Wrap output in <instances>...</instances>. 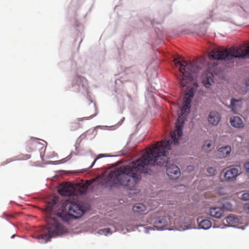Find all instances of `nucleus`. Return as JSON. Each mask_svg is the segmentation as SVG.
Wrapping results in <instances>:
<instances>
[{
	"label": "nucleus",
	"instance_id": "nucleus-24",
	"mask_svg": "<svg viewBox=\"0 0 249 249\" xmlns=\"http://www.w3.org/2000/svg\"><path fill=\"white\" fill-rule=\"evenodd\" d=\"M241 199L243 200H249V193H245L242 194L240 196H238Z\"/></svg>",
	"mask_w": 249,
	"mask_h": 249
},
{
	"label": "nucleus",
	"instance_id": "nucleus-16",
	"mask_svg": "<svg viewBox=\"0 0 249 249\" xmlns=\"http://www.w3.org/2000/svg\"><path fill=\"white\" fill-rule=\"evenodd\" d=\"M213 148L214 146L212 140H207L204 142L201 148L202 151L205 152H208L211 151Z\"/></svg>",
	"mask_w": 249,
	"mask_h": 249
},
{
	"label": "nucleus",
	"instance_id": "nucleus-21",
	"mask_svg": "<svg viewBox=\"0 0 249 249\" xmlns=\"http://www.w3.org/2000/svg\"><path fill=\"white\" fill-rule=\"evenodd\" d=\"M31 158V155L29 154H20L16 157L14 160H26Z\"/></svg>",
	"mask_w": 249,
	"mask_h": 249
},
{
	"label": "nucleus",
	"instance_id": "nucleus-8",
	"mask_svg": "<svg viewBox=\"0 0 249 249\" xmlns=\"http://www.w3.org/2000/svg\"><path fill=\"white\" fill-rule=\"evenodd\" d=\"M208 213L213 217L220 218L223 215L224 210L222 207H212L209 208Z\"/></svg>",
	"mask_w": 249,
	"mask_h": 249
},
{
	"label": "nucleus",
	"instance_id": "nucleus-4",
	"mask_svg": "<svg viewBox=\"0 0 249 249\" xmlns=\"http://www.w3.org/2000/svg\"><path fill=\"white\" fill-rule=\"evenodd\" d=\"M249 55V44L233 46L228 49L219 48L213 49L210 57L218 60L231 61L233 58H244Z\"/></svg>",
	"mask_w": 249,
	"mask_h": 249
},
{
	"label": "nucleus",
	"instance_id": "nucleus-10",
	"mask_svg": "<svg viewBox=\"0 0 249 249\" xmlns=\"http://www.w3.org/2000/svg\"><path fill=\"white\" fill-rule=\"evenodd\" d=\"M208 120L211 124L216 125L221 120V115L219 113L216 111H211L208 116Z\"/></svg>",
	"mask_w": 249,
	"mask_h": 249
},
{
	"label": "nucleus",
	"instance_id": "nucleus-12",
	"mask_svg": "<svg viewBox=\"0 0 249 249\" xmlns=\"http://www.w3.org/2000/svg\"><path fill=\"white\" fill-rule=\"evenodd\" d=\"M38 144V139L32 138L27 142L26 150L28 152L31 153L34 151Z\"/></svg>",
	"mask_w": 249,
	"mask_h": 249
},
{
	"label": "nucleus",
	"instance_id": "nucleus-3",
	"mask_svg": "<svg viewBox=\"0 0 249 249\" xmlns=\"http://www.w3.org/2000/svg\"><path fill=\"white\" fill-rule=\"evenodd\" d=\"M176 66L179 67V75L178 79L179 85L182 87H187L185 91L183 106L181 109V113L177 119L176 129L171 132V138L175 145L178 144V140L182 135V127L186 119V116L190 110L192 98L197 88V84L193 81L194 77L198 71L199 67L194 62H188L183 58L174 59Z\"/></svg>",
	"mask_w": 249,
	"mask_h": 249
},
{
	"label": "nucleus",
	"instance_id": "nucleus-6",
	"mask_svg": "<svg viewBox=\"0 0 249 249\" xmlns=\"http://www.w3.org/2000/svg\"><path fill=\"white\" fill-rule=\"evenodd\" d=\"M213 74L210 67H209L207 71L202 75V83L207 88H209L213 83Z\"/></svg>",
	"mask_w": 249,
	"mask_h": 249
},
{
	"label": "nucleus",
	"instance_id": "nucleus-5",
	"mask_svg": "<svg viewBox=\"0 0 249 249\" xmlns=\"http://www.w3.org/2000/svg\"><path fill=\"white\" fill-rule=\"evenodd\" d=\"M222 173H223V180L226 182L234 181L239 175L238 169L234 167L228 168L225 172L223 171Z\"/></svg>",
	"mask_w": 249,
	"mask_h": 249
},
{
	"label": "nucleus",
	"instance_id": "nucleus-13",
	"mask_svg": "<svg viewBox=\"0 0 249 249\" xmlns=\"http://www.w3.org/2000/svg\"><path fill=\"white\" fill-rule=\"evenodd\" d=\"M231 149L230 146L221 147L218 149V154L220 158H225L229 156L231 152Z\"/></svg>",
	"mask_w": 249,
	"mask_h": 249
},
{
	"label": "nucleus",
	"instance_id": "nucleus-25",
	"mask_svg": "<svg viewBox=\"0 0 249 249\" xmlns=\"http://www.w3.org/2000/svg\"><path fill=\"white\" fill-rule=\"evenodd\" d=\"M99 232L100 234L104 233L105 235H107V233H111V231H110V229H109V228H106V229H103L100 230L99 231Z\"/></svg>",
	"mask_w": 249,
	"mask_h": 249
},
{
	"label": "nucleus",
	"instance_id": "nucleus-26",
	"mask_svg": "<svg viewBox=\"0 0 249 249\" xmlns=\"http://www.w3.org/2000/svg\"><path fill=\"white\" fill-rule=\"evenodd\" d=\"M207 171L210 174V175H213L216 172V170L215 168L211 167L208 168Z\"/></svg>",
	"mask_w": 249,
	"mask_h": 249
},
{
	"label": "nucleus",
	"instance_id": "nucleus-23",
	"mask_svg": "<svg viewBox=\"0 0 249 249\" xmlns=\"http://www.w3.org/2000/svg\"><path fill=\"white\" fill-rule=\"evenodd\" d=\"M223 207L228 211H231L232 209V205L229 202H225L223 204Z\"/></svg>",
	"mask_w": 249,
	"mask_h": 249
},
{
	"label": "nucleus",
	"instance_id": "nucleus-9",
	"mask_svg": "<svg viewBox=\"0 0 249 249\" xmlns=\"http://www.w3.org/2000/svg\"><path fill=\"white\" fill-rule=\"evenodd\" d=\"M154 226L158 230H161L168 224L166 217L164 216H157L153 222Z\"/></svg>",
	"mask_w": 249,
	"mask_h": 249
},
{
	"label": "nucleus",
	"instance_id": "nucleus-7",
	"mask_svg": "<svg viewBox=\"0 0 249 249\" xmlns=\"http://www.w3.org/2000/svg\"><path fill=\"white\" fill-rule=\"evenodd\" d=\"M59 192L61 195L66 196H74L78 194L76 188L71 184L64 185L59 190Z\"/></svg>",
	"mask_w": 249,
	"mask_h": 249
},
{
	"label": "nucleus",
	"instance_id": "nucleus-30",
	"mask_svg": "<svg viewBox=\"0 0 249 249\" xmlns=\"http://www.w3.org/2000/svg\"><path fill=\"white\" fill-rule=\"evenodd\" d=\"M185 229H187V228H183V230H185Z\"/></svg>",
	"mask_w": 249,
	"mask_h": 249
},
{
	"label": "nucleus",
	"instance_id": "nucleus-17",
	"mask_svg": "<svg viewBox=\"0 0 249 249\" xmlns=\"http://www.w3.org/2000/svg\"><path fill=\"white\" fill-rule=\"evenodd\" d=\"M146 206L142 203L136 204L133 207V211L137 213H142L146 211Z\"/></svg>",
	"mask_w": 249,
	"mask_h": 249
},
{
	"label": "nucleus",
	"instance_id": "nucleus-20",
	"mask_svg": "<svg viewBox=\"0 0 249 249\" xmlns=\"http://www.w3.org/2000/svg\"><path fill=\"white\" fill-rule=\"evenodd\" d=\"M91 184V182L89 180H86L85 183L82 185L81 187V188L79 189L78 193L80 194H84L85 193L88 187Z\"/></svg>",
	"mask_w": 249,
	"mask_h": 249
},
{
	"label": "nucleus",
	"instance_id": "nucleus-18",
	"mask_svg": "<svg viewBox=\"0 0 249 249\" xmlns=\"http://www.w3.org/2000/svg\"><path fill=\"white\" fill-rule=\"evenodd\" d=\"M198 226L201 229L207 230L211 227L212 222L209 219L202 220L199 222Z\"/></svg>",
	"mask_w": 249,
	"mask_h": 249
},
{
	"label": "nucleus",
	"instance_id": "nucleus-15",
	"mask_svg": "<svg viewBox=\"0 0 249 249\" xmlns=\"http://www.w3.org/2000/svg\"><path fill=\"white\" fill-rule=\"evenodd\" d=\"M239 221V219L237 217L233 215H230L226 217V222L230 226H235Z\"/></svg>",
	"mask_w": 249,
	"mask_h": 249
},
{
	"label": "nucleus",
	"instance_id": "nucleus-19",
	"mask_svg": "<svg viewBox=\"0 0 249 249\" xmlns=\"http://www.w3.org/2000/svg\"><path fill=\"white\" fill-rule=\"evenodd\" d=\"M88 119L87 117H84L82 118H79L77 121L78 122H74L71 123L70 127L71 131H74L81 127L80 124L79 123L80 121H82L83 120Z\"/></svg>",
	"mask_w": 249,
	"mask_h": 249
},
{
	"label": "nucleus",
	"instance_id": "nucleus-11",
	"mask_svg": "<svg viewBox=\"0 0 249 249\" xmlns=\"http://www.w3.org/2000/svg\"><path fill=\"white\" fill-rule=\"evenodd\" d=\"M242 105L241 99L232 98L231 101L230 107L235 113H237L240 110Z\"/></svg>",
	"mask_w": 249,
	"mask_h": 249
},
{
	"label": "nucleus",
	"instance_id": "nucleus-22",
	"mask_svg": "<svg viewBox=\"0 0 249 249\" xmlns=\"http://www.w3.org/2000/svg\"><path fill=\"white\" fill-rule=\"evenodd\" d=\"M105 157H106V156H105V154H99V155H98L96 157V158L94 159V161L92 163L91 165L89 167V168L83 169V171H82L81 172H85L88 171L89 169L91 168L94 165L95 163L96 162V161H97V160H98V159H100L101 158Z\"/></svg>",
	"mask_w": 249,
	"mask_h": 249
},
{
	"label": "nucleus",
	"instance_id": "nucleus-29",
	"mask_svg": "<svg viewBox=\"0 0 249 249\" xmlns=\"http://www.w3.org/2000/svg\"><path fill=\"white\" fill-rule=\"evenodd\" d=\"M94 116H95V115H92L90 116L89 117V118H93Z\"/></svg>",
	"mask_w": 249,
	"mask_h": 249
},
{
	"label": "nucleus",
	"instance_id": "nucleus-1",
	"mask_svg": "<svg viewBox=\"0 0 249 249\" xmlns=\"http://www.w3.org/2000/svg\"><path fill=\"white\" fill-rule=\"evenodd\" d=\"M171 143L175 144L171 140L158 142L140 159L111 171L105 179L106 182L111 186L121 185L132 190L141 179V174H150L151 167L155 165L167 167L169 178L177 179L180 175V169L176 165H168L169 158L166 155Z\"/></svg>",
	"mask_w": 249,
	"mask_h": 249
},
{
	"label": "nucleus",
	"instance_id": "nucleus-14",
	"mask_svg": "<svg viewBox=\"0 0 249 249\" xmlns=\"http://www.w3.org/2000/svg\"><path fill=\"white\" fill-rule=\"evenodd\" d=\"M230 121L231 125L234 127L241 128L244 126L243 121L238 116L231 117Z\"/></svg>",
	"mask_w": 249,
	"mask_h": 249
},
{
	"label": "nucleus",
	"instance_id": "nucleus-2",
	"mask_svg": "<svg viewBox=\"0 0 249 249\" xmlns=\"http://www.w3.org/2000/svg\"><path fill=\"white\" fill-rule=\"evenodd\" d=\"M46 221L47 223V232L38 236V239L45 243L52 237L62 235L67 231V229L60 223L59 220L69 222L71 219H77L84 213L82 206L75 203H71L67 213L64 203L55 197L47 202L45 208Z\"/></svg>",
	"mask_w": 249,
	"mask_h": 249
},
{
	"label": "nucleus",
	"instance_id": "nucleus-28",
	"mask_svg": "<svg viewBox=\"0 0 249 249\" xmlns=\"http://www.w3.org/2000/svg\"><path fill=\"white\" fill-rule=\"evenodd\" d=\"M248 164H249V163H247L246 164V165H245V168H246V171H247V172H249V168H248V167H247V166H248Z\"/></svg>",
	"mask_w": 249,
	"mask_h": 249
},
{
	"label": "nucleus",
	"instance_id": "nucleus-27",
	"mask_svg": "<svg viewBox=\"0 0 249 249\" xmlns=\"http://www.w3.org/2000/svg\"><path fill=\"white\" fill-rule=\"evenodd\" d=\"M244 209H249V204L248 203H246L244 204Z\"/></svg>",
	"mask_w": 249,
	"mask_h": 249
}]
</instances>
